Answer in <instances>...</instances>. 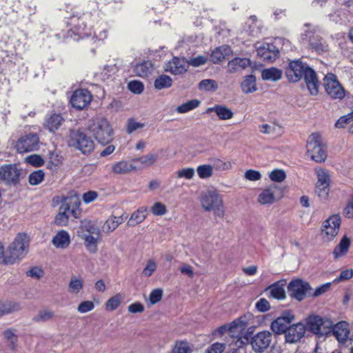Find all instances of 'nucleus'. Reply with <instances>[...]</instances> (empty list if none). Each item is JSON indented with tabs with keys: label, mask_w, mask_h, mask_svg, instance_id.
I'll return each mask as SVG.
<instances>
[{
	"label": "nucleus",
	"mask_w": 353,
	"mask_h": 353,
	"mask_svg": "<svg viewBox=\"0 0 353 353\" xmlns=\"http://www.w3.org/2000/svg\"><path fill=\"white\" fill-rule=\"evenodd\" d=\"M90 122L88 130L99 143L105 145L112 141L113 129L107 119L96 118Z\"/></svg>",
	"instance_id": "423d86ee"
},
{
	"label": "nucleus",
	"mask_w": 353,
	"mask_h": 353,
	"mask_svg": "<svg viewBox=\"0 0 353 353\" xmlns=\"http://www.w3.org/2000/svg\"><path fill=\"white\" fill-rule=\"evenodd\" d=\"M153 70L151 61H145L135 65L134 71L137 75L142 77H148Z\"/></svg>",
	"instance_id": "473e14b6"
},
{
	"label": "nucleus",
	"mask_w": 353,
	"mask_h": 353,
	"mask_svg": "<svg viewBox=\"0 0 353 353\" xmlns=\"http://www.w3.org/2000/svg\"><path fill=\"white\" fill-rule=\"evenodd\" d=\"M77 236L83 241V244L88 252L96 253L98 242L101 238L100 230L92 221L84 220L77 230Z\"/></svg>",
	"instance_id": "7ed1b4c3"
},
{
	"label": "nucleus",
	"mask_w": 353,
	"mask_h": 353,
	"mask_svg": "<svg viewBox=\"0 0 353 353\" xmlns=\"http://www.w3.org/2000/svg\"><path fill=\"white\" fill-rule=\"evenodd\" d=\"M94 308V304L92 301H85L81 302L77 307V311L79 313H86Z\"/></svg>",
	"instance_id": "0e129e2a"
},
{
	"label": "nucleus",
	"mask_w": 353,
	"mask_h": 353,
	"mask_svg": "<svg viewBox=\"0 0 353 353\" xmlns=\"http://www.w3.org/2000/svg\"><path fill=\"white\" fill-rule=\"evenodd\" d=\"M196 172L201 179H208L213 174V167L209 164L199 165L196 168Z\"/></svg>",
	"instance_id": "de8ad7c7"
},
{
	"label": "nucleus",
	"mask_w": 353,
	"mask_h": 353,
	"mask_svg": "<svg viewBox=\"0 0 353 353\" xmlns=\"http://www.w3.org/2000/svg\"><path fill=\"white\" fill-rule=\"evenodd\" d=\"M225 344L215 343L211 345L204 353H222L225 350Z\"/></svg>",
	"instance_id": "774afa93"
},
{
	"label": "nucleus",
	"mask_w": 353,
	"mask_h": 353,
	"mask_svg": "<svg viewBox=\"0 0 353 353\" xmlns=\"http://www.w3.org/2000/svg\"><path fill=\"white\" fill-rule=\"evenodd\" d=\"M157 269V263L152 259L148 261L146 266L142 271V275L149 277L155 272Z\"/></svg>",
	"instance_id": "bf43d9fd"
},
{
	"label": "nucleus",
	"mask_w": 353,
	"mask_h": 353,
	"mask_svg": "<svg viewBox=\"0 0 353 353\" xmlns=\"http://www.w3.org/2000/svg\"><path fill=\"white\" fill-rule=\"evenodd\" d=\"M126 218L127 216L124 218L123 215L120 216H110L102 226L103 232L108 234L113 232L119 225H121L124 221L125 219Z\"/></svg>",
	"instance_id": "cd10ccee"
},
{
	"label": "nucleus",
	"mask_w": 353,
	"mask_h": 353,
	"mask_svg": "<svg viewBox=\"0 0 353 353\" xmlns=\"http://www.w3.org/2000/svg\"><path fill=\"white\" fill-rule=\"evenodd\" d=\"M147 208L142 207L134 212L128 221V225L134 227L141 223L146 217Z\"/></svg>",
	"instance_id": "72a5a7b5"
},
{
	"label": "nucleus",
	"mask_w": 353,
	"mask_h": 353,
	"mask_svg": "<svg viewBox=\"0 0 353 353\" xmlns=\"http://www.w3.org/2000/svg\"><path fill=\"white\" fill-rule=\"evenodd\" d=\"M329 187L327 185L320 186L319 185H316L315 192L321 199L325 200L327 198L330 192Z\"/></svg>",
	"instance_id": "e2e57ef3"
},
{
	"label": "nucleus",
	"mask_w": 353,
	"mask_h": 353,
	"mask_svg": "<svg viewBox=\"0 0 353 353\" xmlns=\"http://www.w3.org/2000/svg\"><path fill=\"white\" fill-rule=\"evenodd\" d=\"M151 211L154 215L162 216L166 213V208L163 203L157 202L152 207Z\"/></svg>",
	"instance_id": "338daca9"
},
{
	"label": "nucleus",
	"mask_w": 353,
	"mask_h": 353,
	"mask_svg": "<svg viewBox=\"0 0 353 353\" xmlns=\"http://www.w3.org/2000/svg\"><path fill=\"white\" fill-rule=\"evenodd\" d=\"M250 65V60L249 59L236 57L228 62V72L230 73H234L246 68Z\"/></svg>",
	"instance_id": "bb28decb"
},
{
	"label": "nucleus",
	"mask_w": 353,
	"mask_h": 353,
	"mask_svg": "<svg viewBox=\"0 0 353 353\" xmlns=\"http://www.w3.org/2000/svg\"><path fill=\"white\" fill-rule=\"evenodd\" d=\"M250 316V314L241 316L230 324L221 327L219 331L221 333L227 331L231 337L236 339V344L240 347L245 343L243 340L248 341L247 338L243 336L248 326Z\"/></svg>",
	"instance_id": "0eeeda50"
},
{
	"label": "nucleus",
	"mask_w": 353,
	"mask_h": 353,
	"mask_svg": "<svg viewBox=\"0 0 353 353\" xmlns=\"http://www.w3.org/2000/svg\"><path fill=\"white\" fill-rule=\"evenodd\" d=\"M257 55L263 61L273 62L277 58L279 51L272 43H262L256 47Z\"/></svg>",
	"instance_id": "aec40b11"
},
{
	"label": "nucleus",
	"mask_w": 353,
	"mask_h": 353,
	"mask_svg": "<svg viewBox=\"0 0 353 353\" xmlns=\"http://www.w3.org/2000/svg\"><path fill=\"white\" fill-rule=\"evenodd\" d=\"M199 88L205 92H214L218 89V83L213 79H203L199 83Z\"/></svg>",
	"instance_id": "c03bdc74"
},
{
	"label": "nucleus",
	"mask_w": 353,
	"mask_h": 353,
	"mask_svg": "<svg viewBox=\"0 0 353 353\" xmlns=\"http://www.w3.org/2000/svg\"><path fill=\"white\" fill-rule=\"evenodd\" d=\"M128 89L134 94H141L143 90V84L139 81H131L128 85Z\"/></svg>",
	"instance_id": "680f3d73"
},
{
	"label": "nucleus",
	"mask_w": 353,
	"mask_h": 353,
	"mask_svg": "<svg viewBox=\"0 0 353 353\" xmlns=\"http://www.w3.org/2000/svg\"><path fill=\"white\" fill-rule=\"evenodd\" d=\"M83 288V281L81 278L72 276L68 284V292L72 294H79Z\"/></svg>",
	"instance_id": "4c0bfd02"
},
{
	"label": "nucleus",
	"mask_w": 353,
	"mask_h": 353,
	"mask_svg": "<svg viewBox=\"0 0 353 353\" xmlns=\"http://www.w3.org/2000/svg\"><path fill=\"white\" fill-rule=\"evenodd\" d=\"M123 300V296L121 294H117L114 296L110 298L106 303V309L110 311L116 310Z\"/></svg>",
	"instance_id": "a18cd8bd"
},
{
	"label": "nucleus",
	"mask_w": 353,
	"mask_h": 353,
	"mask_svg": "<svg viewBox=\"0 0 353 353\" xmlns=\"http://www.w3.org/2000/svg\"><path fill=\"white\" fill-rule=\"evenodd\" d=\"M20 170L16 165H4L0 167V180L8 185H15L19 181Z\"/></svg>",
	"instance_id": "a211bd4d"
},
{
	"label": "nucleus",
	"mask_w": 353,
	"mask_h": 353,
	"mask_svg": "<svg viewBox=\"0 0 353 353\" xmlns=\"http://www.w3.org/2000/svg\"><path fill=\"white\" fill-rule=\"evenodd\" d=\"M92 100L91 92L87 89H78L75 90L70 99L72 105L78 110L87 107Z\"/></svg>",
	"instance_id": "f3484780"
},
{
	"label": "nucleus",
	"mask_w": 353,
	"mask_h": 353,
	"mask_svg": "<svg viewBox=\"0 0 353 353\" xmlns=\"http://www.w3.org/2000/svg\"><path fill=\"white\" fill-rule=\"evenodd\" d=\"M306 29L300 37L301 43L309 50L318 54L328 51V45L322 37L321 32L318 26L305 24Z\"/></svg>",
	"instance_id": "f03ea898"
},
{
	"label": "nucleus",
	"mask_w": 353,
	"mask_h": 353,
	"mask_svg": "<svg viewBox=\"0 0 353 353\" xmlns=\"http://www.w3.org/2000/svg\"><path fill=\"white\" fill-rule=\"evenodd\" d=\"M323 86L326 93L334 99H342L345 95V89L332 73H328L324 77Z\"/></svg>",
	"instance_id": "9b49d317"
},
{
	"label": "nucleus",
	"mask_w": 353,
	"mask_h": 353,
	"mask_svg": "<svg viewBox=\"0 0 353 353\" xmlns=\"http://www.w3.org/2000/svg\"><path fill=\"white\" fill-rule=\"evenodd\" d=\"M19 305L15 303L7 302L0 304V311L2 316L19 310Z\"/></svg>",
	"instance_id": "603ef678"
},
{
	"label": "nucleus",
	"mask_w": 353,
	"mask_h": 353,
	"mask_svg": "<svg viewBox=\"0 0 353 353\" xmlns=\"http://www.w3.org/2000/svg\"><path fill=\"white\" fill-rule=\"evenodd\" d=\"M285 75L290 82L296 83L304 78L307 88L312 95L319 92V82L315 71L306 63L301 60L291 61L285 70Z\"/></svg>",
	"instance_id": "f257e3e1"
},
{
	"label": "nucleus",
	"mask_w": 353,
	"mask_h": 353,
	"mask_svg": "<svg viewBox=\"0 0 353 353\" xmlns=\"http://www.w3.org/2000/svg\"><path fill=\"white\" fill-rule=\"evenodd\" d=\"M202 208L206 212L214 211V214L220 218L225 215V209L221 196L216 190H207L203 191L199 197Z\"/></svg>",
	"instance_id": "39448f33"
},
{
	"label": "nucleus",
	"mask_w": 353,
	"mask_h": 353,
	"mask_svg": "<svg viewBox=\"0 0 353 353\" xmlns=\"http://www.w3.org/2000/svg\"><path fill=\"white\" fill-rule=\"evenodd\" d=\"M352 122H353V110L350 113L341 117L336 121L335 127L338 128H344L347 125L350 126Z\"/></svg>",
	"instance_id": "3c124183"
},
{
	"label": "nucleus",
	"mask_w": 353,
	"mask_h": 353,
	"mask_svg": "<svg viewBox=\"0 0 353 353\" xmlns=\"http://www.w3.org/2000/svg\"><path fill=\"white\" fill-rule=\"evenodd\" d=\"M158 155L157 154L150 153L132 159L134 162H139L143 166L148 167L153 165L157 160Z\"/></svg>",
	"instance_id": "37998d69"
},
{
	"label": "nucleus",
	"mask_w": 353,
	"mask_h": 353,
	"mask_svg": "<svg viewBox=\"0 0 353 353\" xmlns=\"http://www.w3.org/2000/svg\"><path fill=\"white\" fill-rule=\"evenodd\" d=\"M39 147V137L37 133L30 132L21 136L17 141L15 148L19 153L37 150Z\"/></svg>",
	"instance_id": "ddd939ff"
},
{
	"label": "nucleus",
	"mask_w": 353,
	"mask_h": 353,
	"mask_svg": "<svg viewBox=\"0 0 353 353\" xmlns=\"http://www.w3.org/2000/svg\"><path fill=\"white\" fill-rule=\"evenodd\" d=\"M134 169L135 167L132 163L125 161H119L112 167V172L117 174H125Z\"/></svg>",
	"instance_id": "f704fd0d"
},
{
	"label": "nucleus",
	"mask_w": 353,
	"mask_h": 353,
	"mask_svg": "<svg viewBox=\"0 0 353 353\" xmlns=\"http://www.w3.org/2000/svg\"><path fill=\"white\" fill-rule=\"evenodd\" d=\"M270 296L276 299H283L285 298V292L283 288V284L279 282L275 283L269 287Z\"/></svg>",
	"instance_id": "58836bf2"
},
{
	"label": "nucleus",
	"mask_w": 353,
	"mask_h": 353,
	"mask_svg": "<svg viewBox=\"0 0 353 353\" xmlns=\"http://www.w3.org/2000/svg\"><path fill=\"white\" fill-rule=\"evenodd\" d=\"M306 325L308 330L318 337L331 334L332 321L327 318L319 315H310L306 318Z\"/></svg>",
	"instance_id": "1a4fd4ad"
},
{
	"label": "nucleus",
	"mask_w": 353,
	"mask_h": 353,
	"mask_svg": "<svg viewBox=\"0 0 353 353\" xmlns=\"http://www.w3.org/2000/svg\"><path fill=\"white\" fill-rule=\"evenodd\" d=\"M214 112L216 113L219 119L228 120L233 117L232 111L226 106L221 105H216L213 107L208 108L206 110V113Z\"/></svg>",
	"instance_id": "c85d7f7f"
},
{
	"label": "nucleus",
	"mask_w": 353,
	"mask_h": 353,
	"mask_svg": "<svg viewBox=\"0 0 353 353\" xmlns=\"http://www.w3.org/2000/svg\"><path fill=\"white\" fill-rule=\"evenodd\" d=\"M350 245V241L346 236H343L339 245L334 248L333 254L337 259L347 253Z\"/></svg>",
	"instance_id": "e433bc0d"
},
{
	"label": "nucleus",
	"mask_w": 353,
	"mask_h": 353,
	"mask_svg": "<svg viewBox=\"0 0 353 353\" xmlns=\"http://www.w3.org/2000/svg\"><path fill=\"white\" fill-rule=\"evenodd\" d=\"M70 145L77 148L82 153L88 154L94 150V141L85 133L78 130H72L70 132Z\"/></svg>",
	"instance_id": "9d476101"
},
{
	"label": "nucleus",
	"mask_w": 353,
	"mask_h": 353,
	"mask_svg": "<svg viewBox=\"0 0 353 353\" xmlns=\"http://www.w3.org/2000/svg\"><path fill=\"white\" fill-rule=\"evenodd\" d=\"M341 225V217L334 214L323 221L321 235L324 241H332L339 233Z\"/></svg>",
	"instance_id": "f8f14e48"
},
{
	"label": "nucleus",
	"mask_w": 353,
	"mask_h": 353,
	"mask_svg": "<svg viewBox=\"0 0 353 353\" xmlns=\"http://www.w3.org/2000/svg\"><path fill=\"white\" fill-rule=\"evenodd\" d=\"M269 176L272 181L281 182L285 179L286 175L283 170L276 169L270 173Z\"/></svg>",
	"instance_id": "052dcab7"
},
{
	"label": "nucleus",
	"mask_w": 353,
	"mask_h": 353,
	"mask_svg": "<svg viewBox=\"0 0 353 353\" xmlns=\"http://www.w3.org/2000/svg\"><path fill=\"white\" fill-rule=\"evenodd\" d=\"M194 170L192 168H183L177 172V176L179 178L191 179L194 176Z\"/></svg>",
	"instance_id": "69168bd1"
},
{
	"label": "nucleus",
	"mask_w": 353,
	"mask_h": 353,
	"mask_svg": "<svg viewBox=\"0 0 353 353\" xmlns=\"http://www.w3.org/2000/svg\"><path fill=\"white\" fill-rule=\"evenodd\" d=\"M64 122V119L61 114L52 113L46 117L43 123L44 127L50 132H55Z\"/></svg>",
	"instance_id": "b1692460"
},
{
	"label": "nucleus",
	"mask_w": 353,
	"mask_h": 353,
	"mask_svg": "<svg viewBox=\"0 0 353 353\" xmlns=\"http://www.w3.org/2000/svg\"><path fill=\"white\" fill-rule=\"evenodd\" d=\"M280 126L273 124H262L259 126V131L261 133L266 134H274L276 132V131L280 130Z\"/></svg>",
	"instance_id": "864d4df0"
},
{
	"label": "nucleus",
	"mask_w": 353,
	"mask_h": 353,
	"mask_svg": "<svg viewBox=\"0 0 353 353\" xmlns=\"http://www.w3.org/2000/svg\"><path fill=\"white\" fill-rule=\"evenodd\" d=\"M278 191L279 189L276 185H269L259 194L258 202L261 205L272 204L276 200V194Z\"/></svg>",
	"instance_id": "4be33fe9"
},
{
	"label": "nucleus",
	"mask_w": 353,
	"mask_h": 353,
	"mask_svg": "<svg viewBox=\"0 0 353 353\" xmlns=\"http://www.w3.org/2000/svg\"><path fill=\"white\" fill-rule=\"evenodd\" d=\"M188 63L184 60L174 57L165 66V70L174 74H180L186 72Z\"/></svg>",
	"instance_id": "393cba45"
},
{
	"label": "nucleus",
	"mask_w": 353,
	"mask_h": 353,
	"mask_svg": "<svg viewBox=\"0 0 353 353\" xmlns=\"http://www.w3.org/2000/svg\"><path fill=\"white\" fill-rule=\"evenodd\" d=\"M61 206L62 210H65L70 216L74 218H79L81 210L80 208L81 201L79 196L73 192H70L66 196H63L61 199Z\"/></svg>",
	"instance_id": "4468645a"
},
{
	"label": "nucleus",
	"mask_w": 353,
	"mask_h": 353,
	"mask_svg": "<svg viewBox=\"0 0 353 353\" xmlns=\"http://www.w3.org/2000/svg\"><path fill=\"white\" fill-rule=\"evenodd\" d=\"M172 84V79L165 74L159 76L154 81V87L157 90L170 88Z\"/></svg>",
	"instance_id": "79ce46f5"
},
{
	"label": "nucleus",
	"mask_w": 353,
	"mask_h": 353,
	"mask_svg": "<svg viewBox=\"0 0 353 353\" xmlns=\"http://www.w3.org/2000/svg\"><path fill=\"white\" fill-rule=\"evenodd\" d=\"M213 169L219 171H224L232 168V164L230 161H223L218 158H212L210 159Z\"/></svg>",
	"instance_id": "49530a36"
},
{
	"label": "nucleus",
	"mask_w": 353,
	"mask_h": 353,
	"mask_svg": "<svg viewBox=\"0 0 353 353\" xmlns=\"http://www.w3.org/2000/svg\"><path fill=\"white\" fill-rule=\"evenodd\" d=\"M241 88L245 94L256 92L257 90L256 77L252 74L245 76L241 83Z\"/></svg>",
	"instance_id": "c756f323"
},
{
	"label": "nucleus",
	"mask_w": 353,
	"mask_h": 353,
	"mask_svg": "<svg viewBox=\"0 0 353 353\" xmlns=\"http://www.w3.org/2000/svg\"><path fill=\"white\" fill-rule=\"evenodd\" d=\"M3 335L10 349L14 351L18 343V336L16 334L15 330L11 328L7 329L3 332Z\"/></svg>",
	"instance_id": "c9c22d12"
},
{
	"label": "nucleus",
	"mask_w": 353,
	"mask_h": 353,
	"mask_svg": "<svg viewBox=\"0 0 353 353\" xmlns=\"http://www.w3.org/2000/svg\"><path fill=\"white\" fill-rule=\"evenodd\" d=\"M230 52L228 46H222L215 48L211 54V60L214 63L221 62Z\"/></svg>",
	"instance_id": "7c9ffc66"
},
{
	"label": "nucleus",
	"mask_w": 353,
	"mask_h": 353,
	"mask_svg": "<svg viewBox=\"0 0 353 353\" xmlns=\"http://www.w3.org/2000/svg\"><path fill=\"white\" fill-rule=\"evenodd\" d=\"M26 161L34 167H40L44 164V161L38 154H31L26 158Z\"/></svg>",
	"instance_id": "6e6d98bb"
},
{
	"label": "nucleus",
	"mask_w": 353,
	"mask_h": 353,
	"mask_svg": "<svg viewBox=\"0 0 353 353\" xmlns=\"http://www.w3.org/2000/svg\"><path fill=\"white\" fill-rule=\"evenodd\" d=\"M29 239L26 234H19L10 244L6 252L5 264H14L27 254Z\"/></svg>",
	"instance_id": "20e7f679"
},
{
	"label": "nucleus",
	"mask_w": 353,
	"mask_h": 353,
	"mask_svg": "<svg viewBox=\"0 0 353 353\" xmlns=\"http://www.w3.org/2000/svg\"><path fill=\"white\" fill-rule=\"evenodd\" d=\"M317 174V185L330 186V178L328 172L323 169H321L316 171Z\"/></svg>",
	"instance_id": "8fccbe9b"
},
{
	"label": "nucleus",
	"mask_w": 353,
	"mask_h": 353,
	"mask_svg": "<svg viewBox=\"0 0 353 353\" xmlns=\"http://www.w3.org/2000/svg\"><path fill=\"white\" fill-rule=\"evenodd\" d=\"M305 333V326L301 323L290 325L285 335V341L289 343H295L303 338Z\"/></svg>",
	"instance_id": "412c9836"
},
{
	"label": "nucleus",
	"mask_w": 353,
	"mask_h": 353,
	"mask_svg": "<svg viewBox=\"0 0 353 353\" xmlns=\"http://www.w3.org/2000/svg\"><path fill=\"white\" fill-rule=\"evenodd\" d=\"M311 290L310 284L301 279L292 280L288 286L289 295L299 301L304 299L307 294L310 295Z\"/></svg>",
	"instance_id": "2eb2a0df"
},
{
	"label": "nucleus",
	"mask_w": 353,
	"mask_h": 353,
	"mask_svg": "<svg viewBox=\"0 0 353 353\" xmlns=\"http://www.w3.org/2000/svg\"><path fill=\"white\" fill-rule=\"evenodd\" d=\"M272 334L269 331H263L256 334L251 339L252 350L256 353L264 352L270 346Z\"/></svg>",
	"instance_id": "dca6fc26"
},
{
	"label": "nucleus",
	"mask_w": 353,
	"mask_h": 353,
	"mask_svg": "<svg viewBox=\"0 0 353 353\" xmlns=\"http://www.w3.org/2000/svg\"><path fill=\"white\" fill-rule=\"evenodd\" d=\"M331 333H332L339 342H345L350 334L348 323L345 321H340L334 325L332 323Z\"/></svg>",
	"instance_id": "5701e85b"
},
{
	"label": "nucleus",
	"mask_w": 353,
	"mask_h": 353,
	"mask_svg": "<svg viewBox=\"0 0 353 353\" xmlns=\"http://www.w3.org/2000/svg\"><path fill=\"white\" fill-rule=\"evenodd\" d=\"M69 233L65 230L59 231L52 239V243L57 248L65 249L70 244Z\"/></svg>",
	"instance_id": "a878e982"
},
{
	"label": "nucleus",
	"mask_w": 353,
	"mask_h": 353,
	"mask_svg": "<svg viewBox=\"0 0 353 353\" xmlns=\"http://www.w3.org/2000/svg\"><path fill=\"white\" fill-rule=\"evenodd\" d=\"M45 173L43 170H39L32 172L28 177L29 183L32 185L40 184L44 179Z\"/></svg>",
	"instance_id": "09e8293b"
},
{
	"label": "nucleus",
	"mask_w": 353,
	"mask_h": 353,
	"mask_svg": "<svg viewBox=\"0 0 353 353\" xmlns=\"http://www.w3.org/2000/svg\"><path fill=\"white\" fill-rule=\"evenodd\" d=\"M200 103L201 101L199 100L192 99L179 105L176 110L178 113L184 114L196 108Z\"/></svg>",
	"instance_id": "a19ab883"
},
{
	"label": "nucleus",
	"mask_w": 353,
	"mask_h": 353,
	"mask_svg": "<svg viewBox=\"0 0 353 353\" xmlns=\"http://www.w3.org/2000/svg\"><path fill=\"white\" fill-rule=\"evenodd\" d=\"M294 319L293 314L290 312L286 313L272 322L270 325L271 330L276 334H285Z\"/></svg>",
	"instance_id": "6ab92c4d"
},
{
	"label": "nucleus",
	"mask_w": 353,
	"mask_h": 353,
	"mask_svg": "<svg viewBox=\"0 0 353 353\" xmlns=\"http://www.w3.org/2000/svg\"><path fill=\"white\" fill-rule=\"evenodd\" d=\"M191 350L187 342L180 341L176 343L172 353H190Z\"/></svg>",
	"instance_id": "4d7b16f0"
},
{
	"label": "nucleus",
	"mask_w": 353,
	"mask_h": 353,
	"mask_svg": "<svg viewBox=\"0 0 353 353\" xmlns=\"http://www.w3.org/2000/svg\"><path fill=\"white\" fill-rule=\"evenodd\" d=\"M54 316V312L50 310H41L37 314L32 318L35 323H43L52 320Z\"/></svg>",
	"instance_id": "ea45409f"
},
{
	"label": "nucleus",
	"mask_w": 353,
	"mask_h": 353,
	"mask_svg": "<svg viewBox=\"0 0 353 353\" xmlns=\"http://www.w3.org/2000/svg\"><path fill=\"white\" fill-rule=\"evenodd\" d=\"M307 154L316 163H323L327 159L326 145L319 133H312L307 142Z\"/></svg>",
	"instance_id": "6e6552de"
},
{
	"label": "nucleus",
	"mask_w": 353,
	"mask_h": 353,
	"mask_svg": "<svg viewBox=\"0 0 353 353\" xmlns=\"http://www.w3.org/2000/svg\"><path fill=\"white\" fill-rule=\"evenodd\" d=\"M282 71L276 68L272 67L262 70L261 77L263 80L276 81L281 79Z\"/></svg>",
	"instance_id": "2f4dec72"
},
{
	"label": "nucleus",
	"mask_w": 353,
	"mask_h": 353,
	"mask_svg": "<svg viewBox=\"0 0 353 353\" xmlns=\"http://www.w3.org/2000/svg\"><path fill=\"white\" fill-rule=\"evenodd\" d=\"M144 126V124L142 123H139L136 121L135 119L130 118L127 121V127H126V132L128 134H131L135 130L142 128Z\"/></svg>",
	"instance_id": "13d9d810"
},
{
	"label": "nucleus",
	"mask_w": 353,
	"mask_h": 353,
	"mask_svg": "<svg viewBox=\"0 0 353 353\" xmlns=\"http://www.w3.org/2000/svg\"><path fill=\"white\" fill-rule=\"evenodd\" d=\"M70 216L68 212L59 208V212L56 216L55 221L58 225H65L68 223Z\"/></svg>",
	"instance_id": "5fc2aeb1"
}]
</instances>
